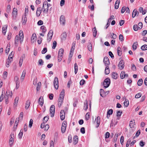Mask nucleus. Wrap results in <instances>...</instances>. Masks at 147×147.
I'll return each instance as SVG.
<instances>
[{"mask_svg": "<svg viewBox=\"0 0 147 147\" xmlns=\"http://www.w3.org/2000/svg\"><path fill=\"white\" fill-rule=\"evenodd\" d=\"M60 23L62 24V25H64L65 24V18L63 15H61L60 18Z\"/></svg>", "mask_w": 147, "mask_h": 147, "instance_id": "obj_11", "label": "nucleus"}, {"mask_svg": "<svg viewBox=\"0 0 147 147\" xmlns=\"http://www.w3.org/2000/svg\"><path fill=\"white\" fill-rule=\"evenodd\" d=\"M74 69L75 73L76 74L78 71V66L76 63H75L74 64Z\"/></svg>", "mask_w": 147, "mask_h": 147, "instance_id": "obj_42", "label": "nucleus"}, {"mask_svg": "<svg viewBox=\"0 0 147 147\" xmlns=\"http://www.w3.org/2000/svg\"><path fill=\"white\" fill-rule=\"evenodd\" d=\"M138 14V15L139 12L137 11V9H135L133 11L132 14V17L133 18H134Z\"/></svg>", "mask_w": 147, "mask_h": 147, "instance_id": "obj_17", "label": "nucleus"}, {"mask_svg": "<svg viewBox=\"0 0 147 147\" xmlns=\"http://www.w3.org/2000/svg\"><path fill=\"white\" fill-rule=\"evenodd\" d=\"M65 90L64 89H62L59 95L60 97L63 98L64 96Z\"/></svg>", "mask_w": 147, "mask_h": 147, "instance_id": "obj_39", "label": "nucleus"}, {"mask_svg": "<svg viewBox=\"0 0 147 147\" xmlns=\"http://www.w3.org/2000/svg\"><path fill=\"white\" fill-rule=\"evenodd\" d=\"M63 99V98L59 97L58 101V105L59 107H60L62 104Z\"/></svg>", "mask_w": 147, "mask_h": 147, "instance_id": "obj_16", "label": "nucleus"}, {"mask_svg": "<svg viewBox=\"0 0 147 147\" xmlns=\"http://www.w3.org/2000/svg\"><path fill=\"white\" fill-rule=\"evenodd\" d=\"M50 113L51 114V117H53L55 112V106L54 105H52L50 109Z\"/></svg>", "mask_w": 147, "mask_h": 147, "instance_id": "obj_6", "label": "nucleus"}, {"mask_svg": "<svg viewBox=\"0 0 147 147\" xmlns=\"http://www.w3.org/2000/svg\"><path fill=\"white\" fill-rule=\"evenodd\" d=\"M75 48L73 47H72L70 51V53L69 55L70 57H72L74 51V50Z\"/></svg>", "mask_w": 147, "mask_h": 147, "instance_id": "obj_33", "label": "nucleus"}, {"mask_svg": "<svg viewBox=\"0 0 147 147\" xmlns=\"http://www.w3.org/2000/svg\"><path fill=\"white\" fill-rule=\"evenodd\" d=\"M12 61V60H11L9 59V57L8 59L7 60V62H6V64L7 65H6V66L7 67H9V64L11 63V61Z\"/></svg>", "mask_w": 147, "mask_h": 147, "instance_id": "obj_38", "label": "nucleus"}, {"mask_svg": "<svg viewBox=\"0 0 147 147\" xmlns=\"http://www.w3.org/2000/svg\"><path fill=\"white\" fill-rule=\"evenodd\" d=\"M142 96V94L141 93H139L136 94L135 96L136 98H139L141 97Z\"/></svg>", "mask_w": 147, "mask_h": 147, "instance_id": "obj_55", "label": "nucleus"}, {"mask_svg": "<svg viewBox=\"0 0 147 147\" xmlns=\"http://www.w3.org/2000/svg\"><path fill=\"white\" fill-rule=\"evenodd\" d=\"M104 62L106 66H107L109 64V61L108 57H105L104 59Z\"/></svg>", "mask_w": 147, "mask_h": 147, "instance_id": "obj_13", "label": "nucleus"}, {"mask_svg": "<svg viewBox=\"0 0 147 147\" xmlns=\"http://www.w3.org/2000/svg\"><path fill=\"white\" fill-rule=\"evenodd\" d=\"M33 120L32 119H31L30 121L29 125V127H32V124H33Z\"/></svg>", "mask_w": 147, "mask_h": 147, "instance_id": "obj_63", "label": "nucleus"}, {"mask_svg": "<svg viewBox=\"0 0 147 147\" xmlns=\"http://www.w3.org/2000/svg\"><path fill=\"white\" fill-rule=\"evenodd\" d=\"M41 86V83L40 82H38L37 84L36 90L38 91L40 89Z\"/></svg>", "mask_w": 147, "mask_h": 147, "instance_id": "obj_43", "label": "nucleus"}, {"mask_svg": "<svg viewBox=\"0 0 147 147\" xmlns=\"http://www.w3.org/2000/svg\"><path fill=\"white\" fill-rule=\"evenodd\" d=\"M129 104V102L128 100L126 99L124 102V104L125 106L127 107L128 106Z\"/></svg>", "mask_w": 147, "mask_h": 147, "instance_id": "obj_52", "label": "nucleus"}, {"mask_svg": "<svg viewBox=\"0 0 147 147\" xmlns=\"http://www.w3.org/2000/svg\"><path fill=\"white\" fill-rule=\"evenodd\" d=\"M36 34L35 33H33L31 38V41L32 43H34L36 39Z\"/></svg>", "mask_w": 147, "mask_h": 147, "instance_id": "obj_14", "label": "nucleus"}, {"mask_svg": "<svg viewBox=\"0 0 147 147\" xmlns=\"http://www.w3.org/2000/svg\"><path fill=\"white\" fill-rule=\"evenodd\" d=\"M141 49L143 51L147 50V45H144L142 46L141 47Z\"/></svg>", "mask_w": 147, "mask_h": 147, "instance_id": "obj_50", "label": "nucleus"}, {"mask_svg": "<svg viewBox=\"0 0 147 147\" xmlns=\"http://www.w3.org/2000/svg\"><path fill=\"white\" fill-rule=\"evenodd\" d=\"M7 25H4L3 27L2 28V32L5 35L6 32V30L7 28Z\"/></svg>", "mask_w": 147, "mask_h": 147, "instance_id": "obj_23", "label": "nucleus"}, {"mask_svg": "<svg viewBox=\"0 0 147 147\" xmlns=\"http://www.w3.org/2000/svg\"><path fill=\"white\" fill-rule=\"evenodd\" d=\"M19 121V117H18L16 119V121L15 123V124H14V126L16 124V127H17V125H18V124Z\"/></svg>", "mask_w": 147, "mask_h": 147, "instance_id": "obj_59", "label": "nucleus"}, {"mask_svg": "<svg viewBox=\"0 0 147 147\" xmlns=\"http://www.w3.org/2000/svg\"><path fill=\"white\" fill-rule=\"evenodd\" d=\"M67 123L66 121H64L62 124L61 128V131L62 133H64L65 132L67 126Z\"/></svg>", "mask_w": 147, "mask_h": 147, "instance_id": "obj_5", "label": "nucleus"}, {"mask_svg": "<svg viewBox=\"0 0 147 147\" xmlns=\"http://www.w3.org/2000/svg\"><path fill=\"white\" fill-rule=\"evenodd\" d=\"M19 99V98L17 96L16 97L13 103L14 106L16 107L18 105V101Z\"/></svg>", "mask_w": 147, "mask_h": 147, "instance_id": "obj_29", "label": "nucleus"}, {"mask_svg": "<svg viewBox=\"0 0 147 147\" xmlns=\"http://www.w3.org/2000/svg\"><path fill=\"white\" fill-rule=\"evenodd\" d=\"M100 96L102 97H104L105 96V92L103 89H100Z\"/></svg>", "mask_w": 147, "mask_h": 147, "instance_id": "obj_36", "label": "nucleus"}, {"mask_svg": "<svg viewBox=\"0 0 147 147\" xmlns=\"http://www.w3.org/2000/svg\"><path fill=\"white\" fill-rule=\"evenodd\" d=\"M23 57H21L19 61V65L21 67L22 65V62L23 61Z\"/></svg>", "mask_w": 147, "mask_h": 147, "instance_id": "obj_46", "label": "nucleus"}, {"mask_svg": "<svg viewBox=\"0 0 147 147\" xmlns=\"http://www.w3.org/2000/svg\"><path fill=\"white\" fill-rule=\"evenodd\" d=\"M57 42L55 41H54L53 43V46L52 48L53 49H55L57 46Z\"/></svg>", "mask_w": 147, "mask_h": 147, "instance_id": "obj_61", "label": "nucleus"}, {"mask_svg": "<svg viewBox=\"0 0 147 147\" xmlns=\"http://www.w3.org/2000/svg\"><path fill=\"white\" fill-rule=\"evenodd\" d=\"M143 80L142 79H140L138 81L137 84L139 86H141L143 83Z\"/></svg>", "mask_w": 147, "mask_h": 147, "instance_id": "obj_49", "label": "nucleus"}, {"mask_svg": "<svg viewBox=\"0 0 147 147\" xmlns=\"http://www.w3.org/2000/svg\"><path fill=\"white\" fill-rule=\"evenodd\" d=\"M14 41V44L16 46H17L19 42V37L18 35L15 37Z\"/></svg>", "mask_w": 147, "mask_h": 147, "instance_id": "obj_27", "label": "nucleus"}, {"mask_svg": "<svg viewBox=\"0 0 147 147\" xmlns=\"http://www.w3.org/2000/svg\"><path fill=\"white\" fill-rule=\"evenodd\" d=\"M30 104V101L29 100H28L26 103L25 109L27 110L29 107Z\"/></svg>", "mask_w": 147, "mask_h": 147, "instance_id": "obj_24", "label": "nucleus"}, {"mask_svg": "<svg viewBox=\"0 0 147 147\" xmlns=\"http://www.w3.org/2000/svg\"><path fill=\"white\" fill-rule=\"evenodd\" d=\"M143 26V24L142 22H140L138 24V28L139 29H141Z\"/></svg>", "mask_w": 147, "mask_h": 147, "instance_id": "obj_58", "label": "nucleus"}, {"mask_svg": "<svg viewBox=\"0 0 147 147\" xmlns=\"http://www.w3.org/2000/svg\"><path fill=\"white\" fill-rule=\"evenodd\" d=\"M112 77L113 79H116L118 77V74L116 72H113L112 74Z\"/></svg>", "mask_w": 147, "mask_h": 147, "instance_id": "obj_25", "label": "nucleus"}, {"mask_svg": "<svg viewBox=\"0 0 147 147\" xmlns=\"http://www.w3.org/2000/svg\"><path fill=\"white\" fill-rule=\"evenodd\" d=\"M84 109L85 110H86L88 108V103L87 102H84Z\"/></svg>", "mask_w": 147, "mask_h": 147, "instance_id": "obj_57", "label": "nucleus"}, {"mask_svg": "<svg viewBox=\"0 0 147 147\" xmlns=\"http://www.w3.org/2000/svg\"><path fill=\"white\" fill-rule=\"evenodd\" d=\"M67 37V34L66 32H64L62 33L61 35V39L62 40H65Z\"/></svg>", "mask_w": 147, "mask_h": 147, "instance_id": "obj_19", "label": "nucleus"}, {"mask_svg": "<svg viewBox=\"0 0 147 147\" xmlns=\"http://www.w3.org/2000/svg\"><path fill=\"white\" fill-rule=\"evenodd\" d=\"M124 63L123 60H121L120 61L118 65L119 69L122 70L124 68Z\"/></svg>", "mask_w": 147, "mask_h": 147, "instance_id": "obj_9", "label": "nucleus"}, {"mask_svg": "<svg viewBox=\"0 0 147 147\" xmlns=\"http://www.w3.org/2000/svg\"><path fill=\"white\" fill-rule=\"evenodd\" d=\"M10 95V91L9 90H7L6 92L5 96H4V98H6L7 97L9 98V96Z\"/></svg>", "mask_w": 147, "mask_h": 147, "instance_id": "obj_44", "label": "nucleus"}, {"mask_svg": "<svg viewBox=\"0 0 147 147\" xmlns=\"http://www.w3.org/2000/svg\"><path fill=\"white\" fill-rule=\"evenodd\" d=\"M135 125V122L134 120L133 121H130L129 126L131 128H133L134 127V125Z\"/></svg>", "mask_w": 147, "mask_h": 147, "instance_id": "obj_31", "label": "nucleus"}, {"mask_svg": "<svg viewBox=\"0 0 147 147\" xmlns=\"http://www.w3.org/2000/svg\"><path fill=\"white\" fill-rule=\"evenodd\" d=\"M134 30L136 31H137L139 29L137 25H134L133 26Z\"/></svg>", "mask_w": 147, "mask_h": 147, "instance_id": "obj_64", "label": "nucleus"}, {"mask_svg": "<svg viewBox=\"0 0 147 147\" xmlns=\"http://www.w3.org/2000/svg\"><path fill=\"white\" fill-rule=\"evenodd\" d=\"M47 51V48H44L41 51V53L42 54H44Z\"/></svg>", "mask_w": 147, "mask_h": 147, "instance_id": "obj_56", "label": "nucleus"}, {"mask_svg": "<svg viewBox=\"0 0 147 147\" xmlns=\"http://www.w3.org/2000/svg\"><path fill=\"white\" fill-rule=\"evenodd\" d=\"M89 113H87L85 115V119L86 120H88L89 119Z\"/></svg>", "mask_w": 147, "mask_h": 147, "instance_id": "obj_62", "label": "nucleus"}, {"mask_svg": "<svg viewBox=\"0 0 147 147\" xmlns=\"http://www.w3.org/2000/svg\"><path fill=\"white\" fill-rule=\"evenodd\" d=\"M88 49L90 51H92V44L91 41L89 40L88 45L87 46Z\"/></svg>", "mask_w": 147, "mask_h": 147, "instance_id": "obj_21", "label": "nucleus"}, {"mask_svg": "<svg viewBox=\"0 0 147 147\" xmlns=\"http://www.w3.org/2000/svg\"><path fill=\"white\" fill-rule=\"evenodd\" d=\"M38 103L39 104L42 106L43 104V98L42 96H40L38 100Z\"/></svg>", "mask_w": 147, "mask_h": 147, "instance_id": "obj_22", "label": "nucleus"}, {"mask_svg": "<svg viewBox=\"0 0 147 147\" xmlns=\"http://www.w3.org/2000/svg\"><path fill=\"white\" fill-rule=\"evenodd\" d=\"M50 5L48 4L47 1L44 2L43 3L42 9V12L44 13H47L49 10V5Z\"/></svg>", "mask_w": 147, "mask_h": 147, "instance_id": "obj_1", "label": "nucleus"}, {"mask_svg": "<svg viewBox=\"0 0 147 147\" xmlns=\"http://www.w3.org/2000/svg\"><path fill=\"white\" fill-rule=\"evenodd\" d=\"M64 53V50L62 48L60 49L59 51L58 55L63 56Z\"/></svg>", "mask_w": 147, "mask_h": 147, "instance_id": "obj_35", "label": "nucleus"}, {"mask_svg": "<svg viewBox=\"0 0 147 147\" xmlns=\"http://www.w3.org/2000/svg\"><path fill=\"white\" fill-rule=\"evenodd\" d=\"M14 138V133H11V138H10L9 141V143L11 146L13 142V139Z\"/></svg>", "mask_w": 147, "mask_h": 147, "instance_id": "obj_8", "label": "nucleus"}, {"mask_svg": "<svg viewBox=\"0 0 147 147\" xmlns=\"http://www.w3.org/2000/svg\"><path fill=\"white\" fill-rule=\"evenodd\" d=\"M120 2L119 0H117L115 2V8L116 9H117L119 8V5Z\"/></svg>", "mask_w": 147, "mask_h": 147, "instance_id": "obj_28", "label": "nucleus"}, {"mask_svg": "<svg viewBox=\"0 0 147 147\" xmlns=\"http://www.w3.org/2000/svg\"><path fill=\"white\" fill-rule=\"evenodd\" d=\"M138 45V42H135L132 45V49L133 50H135L137 48Z\"/></svg>", "mask_w": 147, "mask_h": 147, "instance_id": "obj_30", "label": "nucleus"}, {"mask_svg": "<svg viewBox=\"0 0 147 147\" xmlns=\"http://www.w3.org/2000/svg\"><path fill=\"white\" fill-rule=\"evenodd\" d=\"M42 8L41 7H38L36 11V16L37 17H39L42 12Z\"/></svg>", "mask_w": 147, "mask_h": 147, "instance_id": "obj_10", "label": "nucleus"}, {"mask_svg": "<svg viewBox=\"0 0 147 147\" xmlns=\"http://www.w3.org/2000/svg\"><path fill=\"white\" fill-rule=\"evenodd\" d=\"M49 119V117L48 116L44 117L43 118L44 122V123H45V122H46L48 121Z\"/></svg>", "mask_w": 147, "mask_h": 147, "instance_id": "obj_60", "label": "nucleus"}, {"mask_svg": "<svg viewBox=\"0 0 147 147\" xmlns=\"http://www.w3.org/2000/svg\"><path fill=\"white\" fill-rule=\"evenodd\" d=\"M53 84L55 88L56 89H57L59 87L58 79L57 77H55L53 82Z\"/></svg>", "mask_w": 147, "mask_h": 147, "instance_id": "obj_7", "label": "nucleus"}, {"mask_svg": "<svg viewBox=\"0 0 147 147\" xmlns=\"http://www.w3.org/2000/svg\"><path fill=\"white\" fill-rule=\"evenodd\" d=\"M40 29L42 30V32L43 33H45L46 32V28L44 26H42L40 27Z\"/></svg>", "mask_w": 147, "mask_h": 147, "instance_id": "obj_47", "label": "nucleus"}, {"mask_svg": "<svg viewBox=\"0 0 147 147\" xmlns=\"http://www.w3.org/2000/svg\"><path fill=\"white\" fill-rule=\"evenodd\" d=\"M17 11H13L12 13V16L13 17V19L15 20L17 17Z\"/></svg>", "mask_w": 147, "mask_h": 147, "instance_id": "obj_32", "label": "nucleus"}, {"mask_svg": "<svg viewBox=\"0 0 147 147\" xmlns=\"http://www.w3.org/2000/svg\"><path fill=\"white\" fill-rule=\"evenodd\" d=\"M111 83V81L109 78H107L105 79L103 83V85L105 88H108L109 86Z\"/></svg>", "mask_w": 147, "mask_h": 147, "instance_id": "obj_2", "label": "nucleus"}, {"mask_svg": "<svg viewBox=\"0 0 147 147\" xmlns=\"http://www.w3.org/2000/svg\"><path fill=\"white\" fill-rule=\"evenodd\" d=\"M113 112V111L112 109H109L108 110L107 113V117L108 118H109L110 117V115L112 114Z\"/></svg>", "mask_w": 147, "mask_h": 147, "instance_id": "obj_18", "label": "nucleus"}, {"mask_svg": "<svg viewBox=\"0 0 147 147\" xmlns=\"http://www.w3.org/2000/svg\"><path fill=\"white\" fill-rule=\"evenodd\" d=\"M78 136L76 135L74 136L73 139V144L75 145H76L78 142Z\"/></svg>", "mask_w": 147, "mask_h": 147, "instance_id": "obj_15", "label": "nucleus"}, {"mask_svg": "<svg viewBox=\"0 0 147 147\" xmlns=\"http://www.w3.org/2000/svg\"><path fill=\"white\" fill-rule=\"evenodd\" d=\"M117 116L118 117L117 119L119 120L120 118V117L122 114V112L120 111H117Z\"/></svg>", "mask_w": 147, "mask_h": 147, "instance_id": "obj_34", "label": "nucleus"}, {"mask_svg": "<svg viewBox=\"0 0 147 147\" xmlns=\"http://www.w3.org/2000/svg\"><path fill=\"white\" fill-rule=\"evenodd\" d=\"M100 121V118L99 116H98L95 119L94 123V124L95 125L96 127H98L99 125Z\"/></svg>", "mask_w": 147, "mask_h": 147, "instance_id": "obj_3", "label": "nucleus"}, {"mask_svg": "<svg viewBox=\"0 0 147 147\" xmlns=\"http://www.w3.org/2000/svg\"><path fill=\"white\" fill-rule=\"evenodd\" d=\"M120 78L121 79L124 78L125 77V72L124 71H122L120 74Z\"/></svg>", "mask_w": 147, "mask_h": 147, "instance_id": "obj_37", "label": "nucleus"}, {"mask_svg": "<svg viewBox=\"0 0 147 147\" xmlns=\"http://www.w3.org/2000/svg\"><path fill=\"white\" fill-rule=\"evenodd\" d=\"M26 73V71L24 70L22 74V75L21 76V79L22 80H23L24 79V78L25 76V74Z\"/></svg>", "mask_w": 147, "mask_h": 147, "instance_id": "obj_45", "label": "nucleus"}, {"mask_svg": "<svg viewBox=\"0 0 147 147\" xmlns=\"http://www.w3.org/2000/svg\"><path fill=\"white\" fill-rule=\"evenodd\" d=\"M60 116L61 120H63L65 118V113L64 110H61L60 113Z\"/></svg>", "mask_w": 147, "mask_h": 147, "instance_id": "obj_12", "label": "nucleus"}, {"mask_svg": "<svg viewBox=\"0 0 147 147\" xmlns=\"http://www.w3.org/2000/svg\"><path fill=\"white\" fill-rule=\"evenodd\" d=\"M111 37L112 38L115 39L117 38V36L116 35L113 33H111Z\"/></svg>", "mask_w": 147, "mask_h": 147, "instance_id": "obj_53", "label": "nucleus"}, {"mask_svg": "<svg viewBox=\"0 0 147 147\" xmlns=\"http://www.w3.org/2000/svg\"><path fill=\"white\" fill-rule=\"evenodd\" d=\"M22 20L23 21L22 24H25L27 21V18L26 17V15L25 13L24 16H23Z\"/></svg>", "mask_w": 147, "mask_h": 147, "instance_id": "obj_20", "label": "nucleus"}, {"mask_svg": "<svg viewBox=\"0 0 147 147\" xmlns=\"http://www.w3.org/2000/svg\"><path fill=\"white\" fill-rule=\"evenodd\" d=\"M110 73V69L109 67L107 66L105 70V73L106 74H108Z\"/></svg>", "mask_w": 147, "mask_h": 147, "instance_id": "obj_40", "label": "nucleus"}, {"mask_svg": "<svg viewBox=\"0 0 147 147\" xmlns=\"http://www.w3.org/2000/svg\"><path fill=\"white\" fill-rule=\"evenodd\" d=\"M119 40L121 41H123L124 40L123 36L122 34H120L119 35Z\"/></svg>", "mask_w": 147, "mask_h": 147, "instance_id": "obj_54", "label": "nucleus"}, {"mask_svg": "<svg viewBox=\"0 0 147 147\" xmlns=\"http://www.w3.org/2000/svg\"><path fill=\"white\" fill-rule=\"evenodd\" d=\"M139 12L140 13H142L143 15L145 14L146 12V10H143V9L142 7H140L139 9Z\"/></svg>", "mask_w": 147, "mask_h": 147, "instance_id": "obj_26", "label": "nucleus"}, {"mask_svg": "<svg viewBox=\"0 0 147 147\" xmlns=\"http://www.w3.org/2000/svg\"><path fill=\"white\" fill-rule=\"evenodd\" d=\"M53 34V32L52 30H50L48 34L47 37V41L48 42H49L52 38Z\"/></svg>", "mask_w": 147, "mask_h": 147, "instance_id": "obj_4", "label": "nucleus"}, {"mask_svg": "<svg viewBox=\"0 0 147 147\" xmlns=\"http://www.w3.org/2000/svg\"><path fill=\"white\" fill-rule=\"evenodd\" d=\"M23 130L22 129H21L20 133H19L18 135V137L19 138H22L23 135Z\"/></svg>", "mask_w": 147, "mask_h": 147, "instance_id": "obj_48", "label": "nucleus"}, {"mask_svg": "<svg viewBox=\"0 0 147 147\" xmlns=\"http://www.w3.org/2000/svg\"><path fill=\"white\" fill-rule=\"evenodd\" d=\"M10 44H8L7 45V46L5 50V52L6 53H8L9 52V51L10 47Z\"/></svg>", "mask_w": 147, "mask_h": 147, "instance_id": "obj_51", "label": "nucleus"}, {"mask_svg": "<svg viewBox=\"0 0 147 147\" xmlns=\"http://www.w3.org/2000/svg\"><path fill=\"white\" fill-rule=\"evenodd\" d=\"M121 51V48L119 47H118L117 48V53L118 55L119 56H121L122 55V53Z\"/></svg>", "mask_w": 147, "mask_h": 147, "instance_id": "obj_41", "label": "nucleus"}]
</instances>
